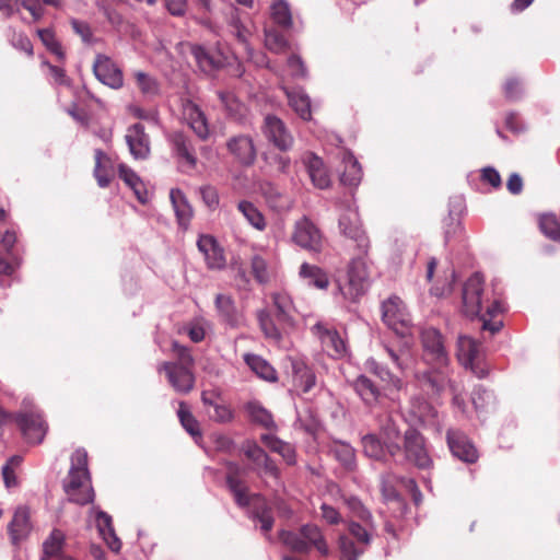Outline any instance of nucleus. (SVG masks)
I'll list each match as a JSON object with an SVG mask.
<instances>
[{"label": "nucleus", "mask_w": 560, "mask_h": 560, "mask_svg": "<svg viewBox=\"0 0 560 560\" xmlns=\"http://www.w3.org/2000/svg\"><path fill=\"white\" fill-rule=\"evenodd\" d=\"M272 310H259L257 319L265 337L279 341L282 330L293 326L292 312L294 310L291 298L284 292H276L271 295Z\"/></svg>", "instance_id": "obj_1"}, {"label": "nucleus", "mask_w": 560, "mask_h": 560, "mask_svg": "<svg viewBox=\"0 0 560 560\" xmlns=\"http://www.w3.org/2000/svg\"><path fill=\"white\" fill-rule=\"evenodd\" d=\"M90 481L88 453L84 448H78L71 455V466L63 480V490L69 500L80 505L92 502L94 490Z\"/></svg>", "instance_id": "obj_2"}, {"label": "nucleus", "mask_w": 560, "mask_h": 560, "mask_svg": "<svg viewBox=\"0 0 560 560\" xmlns=\"http://www.w3.org/2000/svg\"><path fill=\"white\" fill-rule=\"evenodd\" d=\"M366 254L359 250L348 264L345 278L336 279L338 294L346 301L357 302L369 288V269L364 258Z\"/></svg>", "instance_id": "obj_3"}, {"label": "nucleus", "mask_w": 560, "mask_h": 560, "mask_svg": "<svg viewBox=\"0 0 560 560\" xmlns=\"http://www.w3.org/2000/svg\"><path fill=\"white\" fill-rule=\"evenodd\" d=\"M463 312L466 316H477L485 308L486 314L494 316L503 311L500 301L494 300L491 303L485 295L483 277L479 272H475L463 285L462 292Z\"/></svg>", "instance_id": "obj_4"}, {"label": "nucleus", "mask_w": 560, "mask_h": 560, "mask_svg": "<svg viewBox=\"0 0 560 560\" xmlns=\"http://www.w3.org/2000/svg\"><path fill=\"white\" fill-rule=\"evenodd\" d=\"M279 539L294 552L307 553L315 548L320 556L327 557L330 553L320 528L314 524L303 525L298 532L281 530Z\"/></svg>", "instance_id": "obj_5"}, {"label": "nucleus", "mask_w": 560, "mask_h": 560, "mask_svg": "<svg viewBox=\"0 0 560 560\" xmlns=\"http://www.w3.org/2000/svg\"><path fill=\"white\" fill-rule=\"evenodd\" d=\"M348 523V532L338 537V550L340 560H358L368 549L372 541V521Z\"/></svg>", "instance_id": "obj_6"}, {"label": "nucleus", "mask_w": 560, "mask_h": 560, "mask_svg": "<svg viewBox=\"0 0 560 560\" xmlns=\"http://www.w3.org/2000/svg\"><path fill=\"white\" fill-rule=\"evenodd\" d=\"M423 348V360L431 366H447L450 363L448 352L444 346L441 332L433 328H424L421 331Z\"/></svg>", "instance_id": "obj_7"}, {"label": "nucleus", "mask_w": 560, "mask_h": 560, "mask_svg": "<svg viewBox=\"0 0 560 560\" xmlns=\"http://www.w3.org/2000/svg\"><path fill=\"white\" fill-rule=\"evenodd\" d=\"M340 233L355 243L358 250L368 253L369 238L362 229L357 208L348 203L339 218Z\"/></svg>", "instance_id": "obj_8"}, {"label": "nucleus", "mask_w": 560, "mask_h": 560, "mask_svg": "<svg viewBox=\"0 0 560 560\" xmlns=\"http://www.w3.org/2000/svg\"><path fill=\"white\" fill-rule=\"evenodd\" d=\"M382 319L384 324L400 336H405L411 324V318L400 298L393 295L382 303Z\"/></svg>", "instance_id": "obj_9"}, {"label": "nucleus", "mask_w": 560, "mask_h": 560, "mask_svg": "<svg viewBox=\"0 0 560 560\" xmlns=\"http://www.w3.org/2000/svg\"><path fill=\"white\" fill-rule=\"evenodd\" d=\"M405 459L420 469L432 466V458L428 452L423 435L413 428H409L404 434Z\"/></svg>", "instance_id": "obj_10"}, {"label": "nucleus", "mask_w": 560, "mask_h": 560, "mask_svg": "<svg viewBox=\"0 0 560 560\" xmlns=\"http://www.w3.org/2000/svg\"><path fill=\"white\" fill-rule=\"evenodd\" d=\"M243 452L250 462V471L259 478L270 477L279 479L280 470L277 464L256 442L247 441L243 445Z\"/></svg>", "instance_id": "obj_11"}, {"label": "nucleus", "mask_w": 560, "mask_h": 560, "mask_svg": "<svg viewBox=\"0 0 560 560\" xmlns=\"http://www.w3.org/2000/svg\"><path fill=\"white\" fill-rule=\"evenodd\" d=\"M292 241L311 253H320L324 245L319 229L307 218L296 221Z\"/></svg>", "instance_id": "obj_12"}, {"label": "nucleus", "mask_w": 560, "mask_h": 560, "mask_svg": "<svg viewBox=\"0 0 560 560\" xmlns=\"http://www.w3.org/2000/svg\"><path fill=\"white\" fill-rule=\"evenodd\" d=\"M262 133L280 151L285 152L293 147L294 138L291 131L276 115L269 114L265 117Z\"/></svg>", "instance_id": "obj_13"}, {"label": "nucleus", "mask_w": 560, "mask_h": 560, "mask_svg": "<svg viewBox=\"0 0 560 560\" xmlns=\"http://www.w3.org/2000/svg\"><path fill=\"white\" fill-rule=\"evenodd\" d=\"M14 422L30 443L38 444L44 440L47 425L37 411H24L14 413Z\"/></svg>", "instance_id": "obj_14"}, {"label": "nucleus", "mask_w": 560, "mask_h": 560, "mask_svg": "<svg viewBox=\"0 0 560 560\" xmlns=\"http://www.w3.org/2000/svg\"><path fill=\"white\" fill-rule=\"evenodd\" d=\"M93 73L96 79L110 89H120L124 77L120 68L106 55L97 54L93 62Z\"/></svg>", "instance_id": "obj_15"}, {"label": "nucleus", "mask_w": 560, "mask_h": 560, "mask_svg": "<svg viewBox=\"0 0 560 560\" xmlns=\"http://www.w3.org/2000/svg\"><path fill=\"white\" fill-rule=\"evenodd\" d=\"M446 442L452 455L459 460L472 464L478 459V452L468 436L456 429H448L446 432Z\"/></svg>", "instance_id": "obj_16"}, {"label": "nucleus", "mask_w": 560, "mask_h": 560, "mask_svg": "<svg viewBox=\"0 0 560 560\" xmlns=\"http://www.w3.org/2000/svg\"><path fill=\"white\" fill-rule=\"evenodd\" d=\"M129 152L136 160H147L150 155V137L145 132L144 126L136 122L128 127L125 135Z\"/></svg>", "instance_id": "obj_17"}, {"label": "nucleus", "mask_w": 560, "mask_h": 560, "mask_svg": "<svg viewBox=\"0 0 560 560\" xmlns=\"http://www.w3.org/2000/svg\"><path fill=\"white\" fill-rule=\"evenodd\" d=\"M161 370L165 371L170 384L177 393L187 394L194 388L195 376L188 366L165 362Z\"/></svg>", "instance_id": "obj_18"}, {"label": "nucleus", "mask_w": 560, "mask_h": 560, "mask_svg": "<svg viewBox=\"0 0 560 560\" xmlns=\"http://www.w3.org/2000/svg\"><path fill=\"white\" fill-rule=\"evenodd\" d=\"M313 331L319 338L323 349L327 351L330 357L342 358L347 354L346 342L337 330L323 323H317L314 325Z\"/></svg>", "instance_id": "obj_19"}, {"label": "nucleus", "mask_w": 560, "mask_h": 560, "mask_svg": "<svg viewBox=\"0 0 560 560\" xmlns=\"http://www.w3.org/2000/svg\"><path fill=\"white\" fill-rule=\"evenodd\" d=\"M313 185L318 189H326L330 186V176L324 161L313 152H304L301 156Z\"/></svg>", "instance_id": "obj_20"}, {"label": "nucleus", "mask_w": 560, "mask_h": 560, "mask_svg": "<svg viewBox=\"0 0 560 560\" xmlns=\"http://www.w3.org/2000/svg\"><path fill=\"white\" fill-rule=\"evenodd\" d=\"M226 148L230 154H232L241 164L245 166L254 164L257 152L250 136H234L228 140Z\"/></svg>", "instance_id": "obj_21"}, {"label": "nucleus", "mask_w": 560, "mask_h": 560, "mask_svg": "<svg viewBox=\"0 0 560 560\" xmlns=\"http://www.w3.org/2000/svg\"><path fill=\"white\" fill-rule=\"evenodd\" d=\"M197 246L205 256L206 264L210 269H223L226 265L223 249L220 247L214 237L210 235H201L198 238Z\"/></svg>", "instance_id": "obj_22"}, {"label": "nucleus", "mask_w": 560, "mask_h": 560, "mask_svg": "<svg viewBox=\"0 0 560 560\" xmlns=\"http://www.w3.org/2000/svg\"><path fill=\"white\" fill-rule=\"evenodd\" d=\"M419 382L424 389L430 390L433 395H440L445 387H451L452 382L448 376L447 366H431L419 376Z\"/></svg>", "instance_id": "obj_23"}, {"label": "nucleus", "mask_w": 560, "mask_h": 560, "mask_svg": "<svg viewBox=\"0 0 560 560\" xmlns=\"http://www.w3.org/2000/svg\"><path fill=\"white\" fill-rule=\"evenodd\" d=\"M225 467L228 470L225 477L226 486L233 494L236 504H247L248 487L243 480L240 479V475L242 472L241 466L235 462H226Z\"/></svg>", "instance_id": "obj_24"}, {"label": "nucleus", "mask_w": 560, "mask_h": 560, "mask_svg": "<svg viewBox=\"0 0 560 560\" xmlns=\"http://www.w3.org/2000/svg\"><path fill=\"white\" fill-rule=\"evenodd\" d=\"M190 52L199 69L207 74L219 70L225 63V57L222 52L213 54L201 45H192Z\"/></svg>", "instance_id": "obj_25"}, {"label": "nucleus", "mask_w": 560, "mask_h": 560, "mask_svg": "<svg viewBox=\"0 0 560 560\" xmlns=\"http://www.w3.org/2000/svg\"><path fill=\"white\" fill-rule=\"evenodd\" d=\"M92 511L95 513V523L100 535L112 551L119 552L121 548V541L117 537L113 527L112 516L96 506H93Z\"/></svg>", "instance_id": "obj_26"}, {"label": "nucleus", "mask_w": 560, "mask_h": 560, "mask_svg": "<svg viewBox=\"0 0 560 560\" xmlns=\"http://www.w3.org/2000/svg\"><path fill=\"white\" fill-rule=\"evenodd\" d=\"M291 368L294 387L302 394L310 393L316 385V375L313 370L300 359L292 360Z\"/></svg>", "instance_id": "obj_27"}, {"label": "nucleus", "mask_w": 560, "mask_h": 560, "mask_svg": "<svg viewBox=\"0 0 560 560\" xmlns=\"http://www.w3.org/2000/svg\"><path fill=\"white\" fill-rule=\"evenodd\" d=\"M30 514L25 508H19L8 526V532L13 545H18L31 533Z\"/></svg>", "instance_id": "obj_28"}, {"label": "nucleus", "mask_w": 560, "mask_h": 560, "mask_svg": "<svg viewBox=\"0 0 560 560\" xmlns=\"http://www.w3.org/2000/svg\"><path fill=\"white\" fill-rule=\"evenodd\" d=\"M171 143L176 156L190 168H194L197 164V158L191 140L183 132H174L171 136Z\"/></svg>", "instance_id": "obj_29"}, {"label": "nucleus", "mask_w": 560, "mask_h": 560, "mask_svg": "<svg viewBox=\"0 0 560 560\" xmlns=\"http://www.w3.org/2000/svg\"><path fill=\"white\" fill-rule=\"evenodd\" d=\"M328 448L329 453L347 471L357 469L355 450L348 442L334 440Z\"/></svg>", "instance_id": "obj_30"}, {"label": "nucleus", "mask_w": 560, "mask_h": 560, "mask_svg": "<svg viewBox=\"0 0 560 560\" xmlns=\"http://www.w3.org/2000/svg\"><path fill=\"white\" fill-rule=\"evenodd\" d=\"M353 389L368 407H374L378 404L381 389L368 376L359 375L353 381Z\"/></svg>", "instance_id": "obj_31"}, {"label": "nucleus", "mask_w": 560, "mask_h": 560, "mask_svg": "<svg viewBox=\"0 0 560 560\" xmlns=\"http://www.w3.org/2000/svg\"><path fill=\"white\" fill-rule=\"evenodd\" d=\"M289 105L303 120L312 118L311 100L310 96L301 89H284Z\"/></svg>", "instance_id": "obj_32"}, {"label": "nucleus", "mask_w": 560, "mask_h": 560, "mask_svg": "<svg viewBox=\"0 0 560 560\" xmlns=\"http://www.w3.org/2000/svg\"><path fill=\"white\" fill-rule=\"evenodd\" d=\"M457 359L462 365L468 368L480 357V345L469 336L459 335L457 339Z\"/></svg>", "instance_id": "obj_33"}, {"label": "nucleus", "mask_w": 560, "mask_h": 560, "mask_svg": "<svg viewBox=\"0 0 560 560\" xmlns=\"http://www.w3.org/2000/svg\"><path fill=\"white\" fill-rule=\"evenodd\" d=\"M94 176L100 187H107L114 177V162L102 150H95Z\"/></svg>", "instance_id": "obj_34"}, {"label": "nucleus", "mask_w": 560, "mask_h": 560, "mask_svg": "<svg viewBox=\"0 0 560 560\" xmlns=\"http://www.w3.org/2000/svg\"><path fill=\"white\" fill-rule=\"evenodd\" d=\"M260 440L270 451L278 453L288 465L296 463V452L292 444L272 434H262Z\"/></svg>", "instance_id": "obj_35"}, {"label": "nucleus", "mask_w": 560, "mask_h": 560, "mask_svg": "<svg viewBox=\"0 0 560 560\" xmlns=\"http://www.w3.org/2000/svg\"><path fill=\"white\" fill-rule=\"evenodd\" d=\"M300 277L318 290H326L329 285V277L320 267L303 262L299 271Z\"/></svg>", "instance_id": "obj_36"}, {"label": "nucleus", "mask_w": 560, "mask_h": 560, "mask_svg": "<svg viewBox=\"0 0 560 560\" xmlns=\"http://www.w3.org/2000/svg\"><path fill=\"white\" fill-rule=\"evenodd\" d=\"M170 199L178 224L186 228L192 217V209L188 203L184 192L179 189L173 188L170 192Z\"/></svg>", "instance_id": "obj_37"}, {"label": "nucleus", "mask_w": 560, "mask_h": 560, "mask_svg": "<svg viewBox=\"0 0 560 560\" xmlns=\"http://www.w3.org/2000/svg\"><path fill=\"white\" fill-rule=\"evenodd\" d=\"M244 361L248 365V368L260 378L268 382L277 381V371L268 361H266L260 355L246 353L244 355Z\"/></svg>", "instance_id": "obj_38"}, {"label": "nucleus", "mask_w": 560, "mask_h": 560, "mask_svg": "<svg viewBox=\"0 0 560 560\" xmlns=\"http://www.w3.org/2000/svg\"><path fill=\"white\" fill-rule=\"evenodd\" d=\"M215 308L220 316L230 326H236L238 323L236 308L233 299L230 295L218 294L214 300Z\"/></svg>", "instance_id": "obj_39"}, {"label": "nucleus", "mask_w": 560, "mask_h": 560, "mask_svg": "<svg viewBox=\"0 0 560 560\" xmlns=\"http://www.w3.org/2000/svg\"><path fill=\"white\" fill-rule=\"evenodd\" d=\"M246 411L248 412V416L253 422L268 430L276 428L272 415L258 401H249L246 405Z\"/></svg>", "instance_id": "obj_40"}, {"label": "nucleus", "mask_w": 560, "mask_h": 560, "mask_svg": "<svg viewBox=\"0 0 560 560\" xmlns=\"http://www.w3.org/2000/svg\"><path fill=\"white\" fill-rule=\"evenodd\" d=\"M346 170L341 174L340 180L348 186H358L362 178V171L359 162L351 153H346L343 156Z\"/></svg>", "instance_id": "obj_41"}, {"label": "nucleus", "mask_w": 560, "mask_h": 560, "mask_svg": "<svg viewBox=\"0 0 560 560\" xmlns=\"http://www.w3.org/2000/svg\"><path fill=\"white\" fill-rule=\"evenodd\" d=\"M177 417L179 419V422L182 427L185 429V431L191 435L196 441L197 439H201V432L199 429V422L191 413L189 407L185 401L179 402V407L177 410Z\"/></svg>", "instance_id": "obj_42"}, {"label": "nucleus", "mask_w": 560, "mask_h": 560, "mask_svg": "<svg viewBox=\"0 0 560 560\" xmlns=\"http://www.w3.org/2000/svg\"><path fill=\"white\" fill-rule=\"evenodd\" d=\"M365 368L369 372L376 375L382 382L392 385L396 388L400 386V378L394 375L387 366L377 362L375 359H368L365 361Z\"/></svg>", "instance_id": "obj_43"}, {"label": "nucleus", "mask_w": 560, "mask_h": 560, "mask_svg": "<svg viewBox=\"0 0 560 560\" xmlns=\"http://www.w3.org/2000/svg\"><path fill=\"white\" fill-rule=\"evenodd\" d=\"M363 453L375 460L385 462L384 443L375 434H365L361 439Z\"/></svg>", "instance_id": "obj_44"}, {"label": "nucleus", "mask_w": 560, "mask_h": 560, "mask_svg": "<svg viewBox=\"0 0 560 560\" xmlns=\"http://www.w3.org/2000/svg\"><path fill=\"white\" fill-rule=\"evenodd\" d=\"M135 79L138 89L145 97L153 98L160 94V84L154 77L143 71H136Z\"/></svg>", "instance_id": "obj_45"}, {"label": "nucleus", "mask_w": 560, "mask_h": 560, "mask_svg": "<svg viewBox=\"0 0 560 560\" xmlns=\"http://www.w3.org/2000/svg\"><path fill=\"white\" fill-rule=\"evenodd\" d=\"M248 503L244 505H240L241 508L249 509V514L252 518H257L262 515L272 514L271 508L261 494L258 493H249L248 492Z\"/></svg>", "instance_id": "obj_46"}, {"label": "nucleus", "mask_w": 560, "mask_h": 560, "mask_svg": "<svg viewBox=\"0 0 560 560\" xmlns=\"http://www.w3.org/2000/svg\"><path fill=\"white\" fill-rule=\"evenodd\" d=\"M65 536L61 530L54 529L49 537L44 541V557L42 559L49 560V558L58 559L59 556H63L60 553L62 545H63Z\"/></svg>", "instance_id": "obj_47"}, {"label": "nucleus", "mask_w": 560, "mask_h": 560, "mask_svg": "<svg viewBox=\"0 0 560 560\" xmlns=\"http://www.w3.org/2000/svg\"><path fill=\"white\" fill-rule=\"evenodd\" d=\"M237 209L255 229L262 231L266 228L264 215L252 202L243 200L238 203Z\"/></svg>", "instance_id": "obj_48"}, {"label": "nucleus", "mask_w": 560, "mask_h": 560, "mask_svg": "<svg viewBox=\"0 0 560 560\" xmlns=\"http://www.w3.org/2000/svg\"><path fill=\"white\" fill-rule=\"evenodd\" d=\"M21 464L22 457L20 455H13L2 466L1 472L3 482L7 488H13L18 486L16 471L20 468Z\"/></svg>", "instance_id": "obj_49"}, {"label": "nucleus", "mask_w": 560, "mask_h": 560, "mask_svg": "<svg viewBox=\"0 0 560 560\" xmlns=\"http://www.w3.org/2000/svg\"><path fill=\"white\" fill-rule=\"evenodd\" d=\"M271 18L279 26L289 28L292 25V15L288 2L277 0L271 5Z\"/></svg>", "instance_id": "obj_50"}, {"label": "nucleus", "mask_w": 560, "mask_h": 560, "mask_svg": "<svg viewBox=\"0 0 560 560\" xmlns=\"http://www.w3.org/2000/svg\"><path fill=\"white\" fill-rule=\"evenodd\" d=\"M265 46L272 52L281 54L289 48V43L280 32L268 28L265 31Z\"/></svg>", "instance_id": "obj_51"}, {"label": "nucleus", "mask_w": 560, "mask_h": 560, "mask_svg": "<svg viewBox=\"0 0 560 560\" xmlns=\"http://www.w3.org/2000/svg\"><path fill=\"white\" fill-rule=\"evenodd\" d=\"M471 401L477 411H482L494 404L495 397L491 390L477 385L471 393Z\"/></svg>", "instance_id": "obj_52"}, {"label": "nucleus", "mask_w": 560, "mask_h": 560, "mask_svg": "<svg viewBox=\"0 0 560 560\" xmlns=\"http://www.w3.org/2000/svg\"><path fill=\"white\" fill-rule=\"evenodd\" d=\"M539 229L548 238L560 242V223L553 214L540 215Z\"/></svg>", "instance_id": "obj_53"}, {"label": "nucleus", "mask_w": 560, "mask_h": 560, "mask_svg": "<svg viewBox=\"0 0 560 560\" xmlns=\"http://www.w3.org/2000/svg\"><path fill=\"white\" fill-rule=\"evenodd\" d=\"M37 34L50 52L56 55L59 60L63 59L65 54L62 51V47L50 28L38 30Z\"/></svg>", "instance_id": "obj_54"}, {"label": "nucleus", "mask_w": 560, "mask_h": 560, "mask_svg": "<svg viewBox=\"0 0 560 560\" xmlns=\"http://www.w3.org/2000/svg\"><path fill=\"white\" fill-rule=\"evenodd\" d=\"M252 273L260 284L269 281V271L266 259L260 255H254L250 260Z\"/></svg>", "instance_id": "obj_55"}, {"label": "nucleus", "mask_w": 560, "mask_h": 560, "mask_svg": "<svg viewBox=\"0 0 560 560\" xmlns=\"http://www.w3.org/2000/svg\"><path fill=\"white\" fill-rule=\"evenodd\" d=\"M218 97L230 116L236 117L241 114L242 104L232 92L219 91Z\"/></svg>", "instance_id": "obj_56"}, {"label": "nucleus", "mask_w": 560, "mask_h": 560, "mask_svg": "<svg viewBox=\"0 0 560 560\" xmlns=\"http://www.w3.org/2000/svg\"><path fill=\"white\" fill-rule=\"evenodd\" d=\"M212 409V412L210 409H207V413L209 418L215 422L226 423L233 419V411L223 402V400L215 405Z\"/></svg>", "instance_id": "obj_57"}, {"label": "nucleus", "mask_w": 560, "mask_h": 560, "mask_svg": "<svg viewBox=\"0 0 560 560\" xmlns=\"http://www.w3.org/2000/svg\"><path fill=\"white\" fill-rule=\"evenodd\" d=\"M503 92L509 101H517L523 94L522 82L516 78H510L505 81Z\"/></svg>", "instance_id": "obj_58"}, {"label": "nucleus", "mask_w": 560, "mask_h": 560, "mask_svg": "<svg viewBox=\"0 0 560 560\" xmlns=\"http://www.w3.org/2000/svg\"><path fill=\"white\" fill-rule=\"evenodd\" d=\"M419 421L425 427H430V425L439 427L438 411L435 410L434 407H432L431 405H429L427 402L421 405L419 407Z\"/></svg>", "instance_id": "obj_59"}, {"label": "nucleus", "mask_w": 560, "mask_h": 560, "mask_svg": "<svg viewBox=\"0 0 560 560\" xmlns=\"http://www.w3.org/2000/svg\"><path fill=\"white\" fill-rule=\"evenodd\" d=\"M347 505L350 509V511L353 513L355 517L361 520L362 522H370L372 521V515L369 510H366L362 502L355 498L351 497L347 500Z\"/></svg>", "instance_id": "obj_60"}, {"label": "nucleus", "mask_w": 560, "mask_h": 560, "mask_svg": "<svg viewBox=\"0 0 560 560\" xmlns=\"http://www.w3.org/2000/svg\"><path fill=\"white\" fill-rule=\"evenodd\" d=\"M385 352L387 353L388 358L390 359L392 363L397 368L399 371H404L407 366V354L402 350H395L390 347L384 348Z\"/></svg>", "instance_id": "obj_61"}, {"label": "nucleus", "mask_w": 560, "mask_h": 560, "mask_svg": "<svg viewBox=\"0 0 560 560\" xmlns=\"http://www.w3.org/2000/svg\"><path fill=\"white\" fill-rule=\"evenodd\" d=\"M14 271L13 262H9L7 259L0 257V287L9 288L11 285L10 276Z\"/></svg>", "instance_id": "obj_62"}, {"label": "nucleus", "mask_w": 560, "mask_h": 560, "mask_svg": "<svg viewBox=\"0 0 560 560\" xmlns=\"http://www.w3.org/2000/svg\"><path fill=\"white\" fill-rule=\"evenodd\" d=\"M71 26L75 34H78L84 43H91L92 40V31L90 25L86 22L72 19Z\"/></svg>", "instance_id": "obj_63"}, {"label": "nucleus", "mask_w": 560, "mask_h": 560, "mask_svg": "<svg viewBox=\"0 0 560 560\" xmlns=\"http://www.w3.org/2000/svg\"><path fill=\"white\" fill-rule=\"evenodd\" d=\"M118 175L128 187L139 185L140 177L126 164L118 165Z\"/></svg>", "instance_id": "obj_64"}]
</instances>
